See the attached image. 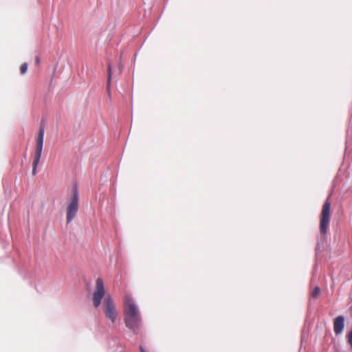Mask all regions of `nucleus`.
<instances>
[{
	"label": "nucleus",
	"mask_w": 352,
	"mask_h": 352,
	"mask_svg": "<svg viewBox=\"0 0 352 352\" xmlns=\"http://www.w3.org/2000/svg\"><path fill=\"white\" fill-rule=\"evenodd\" d=\"M78 192L77 187L75 186L73 189V195L68 201L67 206V216L66 221L67 223H69L76 217L78 210Z\"/></svg>",
	"instance_id": "2"
},
{
	"label": "nucleus",
	"mask_w": 352,
	"mask_h": 352,
	"mask_svg": "<svg viewBox=\"0 0 352 352\" xmlns=\"http://www.w3.org/2000/svg\"><path fill=\"white\" fill-rule=\"evenodd\" d=\"M320 294V289L319 287H315L311 292V296L313 298H317Z\"/></svg>",
	"instance_id": "9"
},
{
	"label": "nucleus",
	"mask_w": 352,
	"mask_h": 352,
	"mask_svg": "<svg viewBox=\"0 0 352 352\" xmlns=\"http://www.w3.org/2000/svg\"><path fill=\"white\" fill-rule=\"evenodd\" d=\"M330 208L331 203L326 201L322 207L320 223V232L322 235L326 234L327 232V228L330 221Z\"/></svg>",
	"instance_id": "3"
},
{
	"label": "nucleus",
	"mask_w": 352,
	"mask_h": 352,
	"mask_svg": "<svg viewBox=\"0 0 352 352\" xmlns=\"http://www.w3.org/2000/svg\"><path fill=\"white\" fill-rule=\"evenodd\" d=\"M344 327V317L338 316L333 322V331L336 335L342 333Z\"/></svg>",
	"instance_id": "6"
},
{
	"label": "nucleus",
	"mask_w": 352,
	"mask_h": 352,
	"mask_svg": "<svg viewBox=\"0 0 352 352\" xmlns=\"http://www.w3.org/2000/svg\"><path fill=\"white\" fill-rule=\"evenodd\" d=\"M41 155H35L32 160V175H35L36 173V167L40 162Z\"/></svg>",
	"instance_id": "8"
},
{
	"label": "nucleus",
	"mask_w": 352,
	"mask_h": 352,
	"mask_svg": "<svg viewBox=\"0 0 352 352\" xmlns=\"http://www.w3.org/2000/svg\"><path fill=\"white\" fill-rule=\"evenodd\" d=\"M140 349L141 352H146L145 349L142 346H140Z\"/></svg>",
	"instance_id": "13"
},
{
	"label": "nucleus",
	"mask_w": 352,
	"mask_h": 352,
	"mask_svg": "<svg viewBox=\"0 0 352 352\" xmlns=\"http://www.w3.org/2000/svg\"><path fill=\"white\" fill-rule=\"evenodd\" d=\"M105 295V289L103 280L101 278H98L96 280V289L93 293L92 300L94 306L98 307Z\"/></svg>",
	"instance_id": "4"
},
{
	"label": "nucleus",
	"mask_w": 352,
	"mask_h": 352,
	"mask_svg": "<svg viewBox=\"0 0 352 352\" xmlns=\"http://www.w3.org/2000/svg\"><path fill=\"white\" fill-rule=\"evenodd\" d=\"M39 62H40V59H39V58L37 56V57L36 58V64H38V63H39Z\"/></svg>",
	"instance_id": "14"
},
{
	"label": "nucleus",
	"mask_w": 352,
	"mask_h": 352,
	"mask_svg": "<svg viewBox=\"0 0 352 352\" xmlns=\"http://www.w3.org/2000/svg\"><path fill=\"white\" fill-rule=\"evenodd\" d=\"M27 70H28V64L25 63L21 65L20 72L22 74H24L26 73Z\"/></svg>",
	"instance_id": "11"
},
{
	"label": "nucleus",
	"mask_w": 352,
	"mask_h": 352,
	"mask_svg": "<svg viewBox=\"0 0 352 352\" xmlns=\"http://www.w3.org/2000/svg\"><path fill=\"white\" fill-rule=\"evenodd\" d=\"M348 342L351 345L352 348V330L350 331V333L348 335Z\"/></svg>",
	"instance_id": "12"
},
{
	"label": "nucleus",
	"mask_w": 352,
	"mask_h": 352,
	"mask_svg": "<svg viewBox=\"0 0 352 352\" xmlns=\"http://www.w3.org/2000/svg\"><path fill=\"white\" fill-rule=\"evenodd\" d=\"M103 306L105 316L111 321V322L113 323L116 321L117 311L116 305L110 295H108L104 298Z\"/></svg>",
	"instance_id": "5"
},
{
	"label": "nucleus",
	"mask_w": 352,
	"mask_h": 352,
	"mask_svg": "<svg viewBox=\"0 0 352 352\" xmlns=\"http://www.w3.org/2000/svg\"><path fill=\"white\" fill-rule=\"evenodd\" d=\"M44 129L40 128L36 138L35 154H41L43 144Z\"/></svg>",
	"instance_id": "7"
},
{
	"label": "nucleus",
	"mask_w": 352,
	"mask_h": 352,
	"mask_svg": "<svg viewBox=\"0 0 352 352\" xmlns=\"http://www.w3.org/2000/svg\"><path fill=\"white\" fill-rule=\"evenodd\" d=\"M107 69H108V85H107V87L109 88L110 86V82H111V63L108 64Z\"/></svg>",
	"instance_id": "10"
},
{
	"label": "nucleus",
	"mask_w": 352,
	"mask_h": 352,
	"mask_svg": "<svg viewBox=\"0 0 352 352\" xmlns=\"http://www.w3.org/2000/svg\"><path fill=\"white\" fill-rule=\"evenodd\" d=\"M124 316L126 327L134 334H138L142 327V316L138 306L130 295L124 298Z\"/></svg>",
	"instance_id": "1"
}]
</instances>
